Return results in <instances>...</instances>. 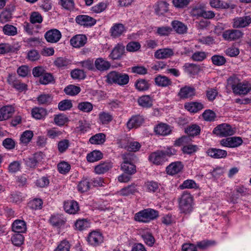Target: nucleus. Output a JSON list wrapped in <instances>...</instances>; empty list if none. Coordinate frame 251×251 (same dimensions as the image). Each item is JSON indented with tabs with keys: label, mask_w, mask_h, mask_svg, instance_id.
<instances>
[{
	"label": "nucleus",
	"mask_w": 251,
	"mask_h": 251,
	"mask_svg": "<svg viewBox=\"0 0 251 251\" xmlns=\"http://www.w3.org/2000/svg\"><path fill=\"white\" fill-rule=\"evenodd\" d=\"M185 71L190 75H197L201 71V67L199 65L193 63H186L184 65Z\"/></svg>",
	"instance_id": "nucleus-36"
},
{
	"label": "nucleus",
	"mask_w": 251,
	"mask_h": 251,
	"mask_svg": "<svg viewBox=\"0 0 251 251\" xmlns=\"http://www.w3.org/2000/svg\"><path fill=\"white\" fill-rule=\"evenodd\" d=\"M196 95V90L194 87L185 86L180 89L178 96L181 99L192 98Z\"/></svg>",
	"instance_id": "nucleus-13"
},
{
	"label": "nucleus",
	"mask_w": 251,
	"mask_h": 251,
	"mask_svg": "<svg viewBox=\"0 0 251 251\" xmlns=\"http://www.w3.org/2000/svg\"><path fill=\"white\" fill-rule=\"evenodd\" d=\"M12 228L15 233H24L26 230V223L23 220H15L12 224Z\"/></svg>",
	"instance_id": "nucleus-22"
},
{
	"label": "nucleus",
	"mask_w": 251,
	"mask_h": 251,
	"mask_svg": "<svg viewBox=\"0 0 251 251\" xmlns=\"http://www.w3.org/2000/svg\"><path fill=\"white\" fill-rule=\"evenodd\" d=\"M206 57V54L204 51H196L194 53L191 58L195 61H202Z\"/></svg>",
	"instance_id": "nucleus-62"
},
{
	"label": "nucleus",
	"mask_w": 251,
	"mask_h": 251,
	"mask_svg": "<svg viewBox=\"0 0 251 251\" xmlns=\"http://www.w3.org/2000/svg\"><path fill=\"white\" fill-rule=\"evenodd\" d=\"M243 143L242 138L240 137H231L223 139L220 141V144L224 147L228 148H236L241 145Z\"/></svg>",
	"instance_id": "nucleus-6"
},
{
	"label": "nucleus",
	"mask_w": 251,
	"mask_h": 251,
	"mask_svg": "<svg viewBox=\"0 0 251 251\" xmlns=\"http://www.w3.org/2000/svg\"><path fill=\"white\" fill-rule=\"evenodd\" d=\"M103 157L102 153L99 151H94L88 153L87 160L88 162H94L101 159Z\"/></svg>",
	"instance_id": "nucleus-39"
},
{
	"label": "nucleus",
	"mask_w": 251,
	"mask_h": 251,
	"mask_svg": "<svg viewBox=\"0 0 251 251\" xmlns=\"http://www.w3.org/2000/svg\"><path fill=\"white\" fill-rule=\"evenodd\" d=\"M176 153V151L172 148H168L165 151H157L152 152L149 156V160L156 165L162 164Z\"/></svg>",
	"instance_id": "nucleus-1"
},
{
	"label": "nucleus",
	"mask_w": 251,
	"mask_h": 251,
	"mask_svg": "<svg viewBox=\"0 0 251 251\" xmlns=\"http://www.w3.org/2000/svg\"><path fill=\"white\" fill-rule=\"evenodd\" d=\"M154 10L157 15H162L168 10V4L166 1H158L154 6Z\"/></svg>",
	"instance_id": "nucleus-29"
},
{
	"label": "nucleus",
	"mask_w": 251,
	"mask_h": 251,
	"mask_svg": "<svg viewBox=\"0 0 251 251\" xmlns=\"http://www.w3.org/2000/svg\"><path fill=\"white\" fill-rule=\"evenodd\" d=\"M30 21L32 24L41 23L43 18L41 15L38 12H32L30 17Z\"/></svg>",
	"instance_id": "nucleus-59"
},
{
	"label": "nucleus",
	"mask_w": 251,
	"mask_h": 251,
	"mask_svg": "<svg viewBox=\"0 0 251 251\" xmlns=\"http://www.w3.org/2000/svg\"><path fill=\"white\" fill-rule=\"evenodd\" d=\"M12 244L17 247H20L23 244L24 237L21 233H15L11 238Z\"/></svg>",
	"instance_id": "nucleus-44"
},
{
	"label": "nucleus",
	"mask_w": 251,
	"mask_h": 251,
	"mask_svg": "<svg viewBox=\"0 0 251 251\" xmlns=\"http://www.w3.org/2000/svg\"><path fill=\"white\" fill-rule=\"evenodd\" d=\"M137 192H138L137 185L132 183L122 189L120 191V193L123 196H127L130 194H134Z\"/></svg>",
	"instance_id": "nucleus-38"
},
{
	"label": "nucleus",
	"mask_w": 251,
	"mask_h": 251,
	"mask_svg": "<svg viewBox=\"0 0 251 251\" xmlns=\"http://www.w3.org/2000/svg\"><path fill=\"white\" fill-rule=\"evenodd\" d=\"M52 98L50 94H41L37 98V101L40 104H49Z\"/></svg>",
	"instance_id": "nucleus-49"
},
{
	"label": "nucleus",
	"mask_w": 251,
	"mask_h": 251,
	"mask_svg": "<svg viewBox=\"0 0 251 251\" xmlns=\"http://www.w3.org/2000/svg\"><path fill=\"white\" fill-rule=\"evenodd\" d=\"M61 37V33L56 29H52L48 31L45 34V38L48 42L56 43Z\"/></svg>",
	"instance_id": "nucleus-11"
},
{
	"label": "nucleus",
	"mask_w": 251,
	"mask_h": 251,
	"mask_svg": "<svg viewBox=\"0 0 251 251\" xmlns=\"http://www.w3.org/2000/svg\"><path fill=\"white\" fill-rule=\"evenodd\" d=\"M125 50V47L118 45L112 50L109 57L113 60L118 59L121 58Z\"/></svg>",
	"instance_id": "nucleus-31"
},
{
	"label": "nucleus",
	"mask_w": 251,
	"mask_h": 251,
	"mask_svg": "<svg viewBox=\"0 0 251 251\" xmlns=\"http://www.w3.org/2000/svg\"><path fill=\"white\" fill-rule=\"evenodd\" d=\"M66 221L67 220L63 215L60 214L52 215L50 219L51 225L57 228H60L64 226Z\"/></svg>",
	"instance_id": "nucleus-14"
},
{
	"label": "nucleus",
	"mask_w": 251,
	"mask_h": 251,
	"mask_svg": "<svg viewBox=\"0 0 251 251\" xmlns=\"http://www.w3.org/2000/svg\"><path fill=\"white\" fill-rule=\"evenodd\" d=\"M76 23L84 26H92L96 23V20L88 15H80L76 16Z\"/></svg>",
	"instance_id": "nucleus-9"
},
{
	"label": "nucleus",
	"mask_w": 251,
	"mask_h": 251,
	"mask_svg": "<svg viewBox=\"0 0 251 251\" xmlns=\"http://www.w3.org/2000/svg\"><path fill=\"white\" fill-rule=\"evenodd\" d=\"M211 6L216 8L227 9L229 8V4L224 2L221 0H211L210 2Z\"/></svg>",
	"instance_id": "nucleus-47"
},
{
	"label": "nucleus",
	"mask_w": 251,
	"mask_h": 251,
	"mask_svg": "<svg viewBox=\"0 0 251 251\" xmlns=\"http://www.w3.org/2000/svg\"><path fill=\"white\" fill-rule=\"evenodd\" d=\"M184 107L189 111L196 113L203 108V105L199 102H191L185 104Z\"/></svg>",
	"instance_id": "nucleus-28"
},
{
	"label": "nucleus",
	"mask_w": 251,
	"mask_h": 251,
	"mask_svg": "<svg viewBox=\"0 0 251 251\" xmlns=\"http://www.w3.org/2000/svg\"><path fill=\"white\" fill-rule=\"evenodd\" d=\"M206 153L209 156L215 159L226 158L227 156L226 151L216 148L209 149Z\"/></svg>",
	"instance_id": "nucleus-17"
},
{
	"label": "nucleus",
	"mask_w": 251,
	"mask_h": 251,
	"mask_svg": "<svg viewBox=\"0 0 251 251\" xmlns=\"http://www.w3.org/2000/svg\"><path fill=\"white\" fill-rule=\"evenodd\" d=\"M64 208L67 213L75 214L78 211L79 206L76 201H71L64 202Z\"/></svg>",
	"instance_id": "nucleus-20"
},
{
	"label": "nucleus",
	"mask_w": 251,
	"mask_h": 251,
	"mask_svg": "<svg viewBox=\"0 0 251 251\" xmlns=\"http://www.w3.org/2000/svg\"><path fill=\"white\" fill-rule=\"evenodd\" d=\"M112 167V164L110 162H104L96 166L94 171L97 174H103L108 172Z\"/></svg>",
	"instance_id": "nucleus-25"
},
{
	"label": "nucleus",
	"mask_w": 251,
	"mask_h": 251,
	"mask_svg": "<svg viewBox=\"0 0 251 251\" xmlns=\"http://www.w3.org/2000/svg\"><path fill=\"white\" fill-rule=\"evenodd\" d=\"M93 105L87 101L81 102L78 103L77 108L83 112H90L93 109Z\"/></svg>",
	"instance_id": "nucleus-50"
},
{
	"label": "nucleus",
	"mask_w": 251,
	"mask_h": 251,
	"mask_svg": "<svg viewBox=\"0 0 251 251\" xmlns=\"http://www.w3.org/2000/svg\"><path fill=\"white\" fill-rule=\"evenodd\" d=\"M251 23L250 16L236 17L233 20L232 26L235 28H244L249 26Z\"/></svg>",
	"instance_id": "nucleus-7"
},
{
	"label": "nucleus",
	"mask_w": 251,
	"mask_h": 251,
	"mask_svg": "<svg viewBox=\"0 0 251 251\" xmlns=\"http://www.w3.org/2000/svg\"><path fill=\"white\" fill-rule=\"evenodd\" d=\"M95 66L96 68L99 71H105L110 68L111 64L108 61L100 57L96 59Z\"/></svg>",
	"instance_id": "nucleus-24"
},
{
	"label": "nucleus",
	"mask_w": 251,
	"mask_h": 251,
	"mask_svg": "<svg viewBox=\"0 0 251 251\" xmlns=\"http://www.w3.org/2000/svg\"><path fill=\"white\" fill-rule=\"evenodd\" d=\"M55 80L52 74L46 71L43 74L42 77H40L39 82L43 85H47L50 83H54Z\"/></svg>",
	"instance_id": "nucleus-34"
},
{
	"label": "nucleus",
	"mask_w": 251,
	"mask_h": 251,
	"mask_svg": "<svg viewBox=\"0 0 251 251\" xmlns=\"http://www.w3.org/2000/svg\"><path fill=\"white\" fill-rule=\"evenodd\" d=\"M87 39L85 35H76L71 39L70 44L75 48H80L86 43Z\"/></svg>",
	"instance_id": "nucleus-16"
},
{
	"label": "nucleus",
	"mask_w": 251,
	"mask_h": 251,
	"mask_svg": "<svg viewBox=\"0 0 251 251\" xmlns=\"http://www.w3.org/2000/svg\"><path fill=\"white\" fill-rule=\"evenodd\" d=\"M99 120L103 125L109 124L113 119L112 116L109 113L102 112L99 115Z\"/></svg>",
	"instance_id": "nucleus-46"
},
{
	"label": "nucleus",
	"mask_w": 251,
	"mask_h": 251,
	"mask_svg": "<svg viewBox=\"0 0 251 251\" xmlns=\"http://www.w3.org/2000/svg\"><path fill=\"white\" fill-rule=\"evenodd\" d=\"M243 33L237 29L226 30L222 35L223 38L227 41H231L237 40L242 37Z\"/></svg>",
	"instance_id": "nucleus-8"
},
{
	"label": "nucleus",
	"mask_w": 251,
	"mask_h": 251,
	"mask_svg": "<svg viewBox=\"0 0 251 251\" xmlns=\"http://www.w3.org/2000/svg\"><path fill=\"white\" fill-rule=\"evenodd\" d=\"M90 183L87 179L82 180L77 185L78 191L84 193L88 191L90 189Z\"/></svg>",
	"instance_id": "nucleus-53"
},
{
	"label": "nucleus",
	"mask_w": 251,
	"mask_h": 251,
	"mask_svg": "<svg viewBox=\"0 0 251 251\" xmlns=\"http://www.w3.org/2000/svg\"><path fill=\"white\" fill-rule=\"evenodd\" d=\"M92 144H102L105 141V135L103 133H98L92 136L89 139Z\"/></svg>",
	"instance_id": "nucleus-41"
},
{
	"label": "nucleus",
	"mask_w": 251,
	"mask_h": 251,
	"mask_svg": "<svg viewBox=\"0 0 251 251\" xmlns=\"http://www.w3.org/2000/svg\"><path fill=\"white\" fill-rule=\"evenodd\" d=\"M232 89L235 94L246 95L251 91V87L248 83H239L237 85H232Z\"/></svg>",
	"instance_id": "nucleus-10"
},
{
	"label": "nucleus",
	"mask_w": 251,
	"mask_h": 251,
	"mask_svg": "<svg viewBox=\"0 0 251 251\" xmlns=\"http://www.w3.org/2000/svg\"><path fill=\"white\" fill-rule=\"evenodd\" d=\"M201 131L200 127L197 125H193L187 127L185 129V132L188 135L191 137L197 136L200 134Z\"/></svg>",
	"instance_id": "nucleus-42"
},
{
	"label": "nucleus",
	"mask_w": 251,
	"mask_h": 251,
	"mask_svg": "<svg viewBox=\"0 0 251 251\" xmlns=\"http://www.w3.org/2000/svg\"><path fill=\"white\" fill-rule=\"evenodd\" d=\"M215 244L216 242L215 241L206 240L198 242L197 247L200 249L204 250L209 247L215 245Z\"/></svg>",
	"instance_id": "nucleus-55"
},
{
	"label": "nucleus",
	"mask_w": 251,
	"mask_h": 251,
	"mask_svg": "<svg viewBox=\"0 0 251 251\" xmlns=\"http://www.w3.org/2000/svg\"><path fill=\"white\" fill-rule=\"evenodd\" d=\"M202 117L206 121H213L216 118V114L213 111L207 109L203 113Z\"/></svg>",
	"instance_id": "nucleus-58"
},
{
	"label": "nucleus",
	"mask_w": 251,
	"mask_h": 251,
	"mask_svg": "<svg viewBox=\"0 0 251 251\" xmlns=\"http://www.w3.org/2000/svg\"><path fill=\"white\" fill-rule=\"evenodd\" d=\"M125 27L122 24H115L111 28V35L114 37L120 36L125 31Z\"/></svg>",
	"instance_id": "nucleus-40"
},
{
	"label": "nucleus",
	"mask_w": 251,
	"mask_h": 251,
	"mask_svg": "<svg viewBox=\"0 0 251 251\" xmlns=\"http://www.w3.org/2000/svg\"><path fill=\"white\" fill-rule=\"evenodd\" d=\"M57 168L59 173L62 174H65L70 171L71 167L68 163L65 162H62L58 164Z\"/></svg>",
	"instance_id": "nucleus-63"
},
{
	"label": "nucleus",
	"mask_w": 251,
	"mask_h": 251,
	"mask_svg": "<svg viewBox=\"0 0 251 251\" xmlns=\"http://www.w3.org/2000/svg\"><path fill=\"white\" fill-rule=\"evenodd\" d=\"M159 216L158 212L151 208H148L141 211L135 215L136 221L143 223H148L155 219Z\"/></svg>",
	"instance_id": "nucleus-4"
},
{
	"label": "nucleus",
	"mask_w": 251,
	"mask_h": 251,
	"mask_svg": "<svg viewBox=\"0 0 251 251\" xmlns=\"http://www.w3.org/2000/svg\"><path fill=\"white\" fill-rule=\"evenodd\" d=\"M11 11L12 10L7 8L3 11L0 14V22L4 23L10 21L12 18Z\"/></svg>",
	"instance_id": "nucleus-52"
},
{
	"label": "nucleus",
	"mask_w": 251,
	"mask_h": 251,
	"mask_svg": "<svg viewBox=\"0 0 251 251\" xmlns=\"http://www.w3.org/2000/svg\"><path fill=\"white\" fill-rule=\"evenodd\" d=\"M105 77L106 82L110 84L114 83L119 85H125L128 83L129 80L127 74L117 71H111Z\"/></svg>",
	"instance_id": "nucleus-2"
},
{
	"label": "nucleus",
	"mask_w": 251,
	"mask_h": 251,
	"mask_svg": "<svg viewBox=\"0 0 251 251\" xmlns=\"http://www.w3.org/2000/svg\"><path fill=\"white\" fill-rule=\"evenodd\" d=\"M14 112L12 106H4L0 108V121L6 120L11 117Z\"/></svg>",
	"instance_id": "nucleus-21"
},
{
	"label": "nucleus",
	"mask_w": 251,
	"mask_h": 251,
	"mask_svg": "<svg viewBox=\"0 0 251 251\" xmlns=\"http://www.w3.org/2000/svg\"><path fill=\"white\" fill-rule=\"evenodd\" d=\"M174 55L172 49L164 48L158 50L154 53V56L157 59H164L169 58Z\"/></svg>",
	"instance_id": "nucleus-23"
},
{
	"label": "nucleus",
	"mask_w": 251,
	"mask_h": 251,
	"mask_svg": "<svg viewBox=\"0 0 251 251\" xmlns=\"http://www.w3.org/2000/svg\"><path fill=\"white\" fill-rule=\"evenodd\" d=\"M213 64L216 66H222L226 62V58L222 55H214L211 57Z\"/></svg>",
	"instance_id": "nucleus-54"
},
{
	"label": "nucleus",
	"mask_w": 251,
	"mask_h": 251,
	"mask_svg": "<svg viewBox=\"0 0 251 251\" xmlns=\"http://www.w3.org/2000/svg\"><path fill=\"white\" fill-rule=\"evenodd\" d=\"M183 168V165L180 161L173 162L166 168L168 175H174L180 172Z\"/></svg>",
	"instance_id": "nucleus-18"
},
{
	"label": "nucleus",
	"mask_w": 251,
	"mask_h": 251,
	"mask_svg": "<svg viewBox=\"0 0 251 251\" xmlns=\"http://www.w3.org/2000/svg\"><path fill=\"white\" fill-rule=\"evenodd\" d=\"M54 121L57 125L62 126L68 121V119L65 116L60 114L54 117Z\"/></svg>",
	"instance_id": "nucleus-61"
},
{
	"label": "nucleus",
	"mask_w": 251,
	"mask_h": 251,
	"mask_svg": "<svg viewBox=\"0 0 251 251\" xmlns=\"http://www.w3.org/2000/svg\"><path fill=\"white\" fill-rule=\"evenodd\" d=\"M72 106V103L71 100H65L59 103L58 109L61 111H65L70 109Z\"/></svg>",
	"instance_id": "nucleus-56"
},
{
	"label": "nucleus",
	"mask_w": 251,
	"mask_h": 251,
	"mask_svg": "<svg viewBox=\"0 0 251 251\" xmlns=\"http://www.w3.org/2000/svg\"><path fill=\"white\" fill-rule=\"evenodd\" d=\"M151 84L149 81L145 79H138L136 80L135 86L139 91H145L150 87Z\"/></svg>",
	"instance_id": "nucleus-35"
},
{
	"label": "nucleus",
	"mask_w": 251,
	"mask_h": 251,
	"mask_svg": "<svg viewBox=\"0 0 251 251\" xmlns=\"http://www.w3.org/2000/svg\"><path fill=\"white\" fill-rule=\"evenodd\" d=\"M64 91L67 95L70 96H75L80 92V88L79 87L77 86L70 85L67 86L64 89Z\"/></svg>",
	"instance_id": "nucleus-45"
},
{
	"label": "nucleus",
	"mask_w": 251,
	"mask_h": 251,
	"mask_svg": "<svg viewBox=\"0 0 251 251\" xmlns=\"http://www.w3.org/2000/svg\"><path fill=\"white\" fill-rule=\"evenodd\" d=\"M107 6V5L105 2H101L93 6L91 10L96 13H99L104 11Z\"/></svg>",
	"instance_id": "nucleus-60"
},
{
	"label": "nucleus",
	"mask_w": 251,
	"mask_h": 251,
	"mask_svg": "<svg viewBox=\"0 0 251 251\" xmlns=\"http://www.w3.org/2000/svg\"><path fill=\"white\" fill-rule=\"evenodd\" d=\"M70 246L71 245L68 241L63 240L58 245L54 251H69Z\"/></svg>",
	"instance_id": "nucleus-64"
},
{
	"label": "nucleus",
	"mask_w": 251,
	"mask_h": 251,
	"mask_svg": "<svg viewBox=\"0 0 251 251\" xmlns=\"http://www.w3.org/2000/svg\"><path fill=\"white\" fill-rule=\"evenodd\" d=\"M144 121V118L142 116L139 115L133 116L127 122L126 127L129 130L136 128L141 126Z\"/></svg>",
	"instance_id": "nucleus-15"
},
{
	"label": "nucleus",
	"mask_w": 251,
	"mask_h": 251,
	"mask_svg": "<svg viewBox=\"0 0 251 251\" xmlns=\"http://www.w3.org/2000/svg\"><path fill=\"white\" fill-rule=\"evenodd\" d=\"M178 201L181 213L188 214L192 212L193 198L189 193L184 191Z\"/></svg>",
	"instance_id": "nucleus-3"
},
{
	"label": "nucleus",
	"mask_w": 251,
	"mask_h": 251,
	"mask_svg": "<svg viewBox=\"0 0 251 251\" xmlns=\"http://www.w3.org/2000/svg\"><path fill=\"white\" fill-rule=\"evenodd\" d=\"M121 170L128 175H132L136 172V166L132 163H122Z\"/></svg>",
	"instance_id": "nucleus-30"
},
{
	"label": "nucleus",
	"mask_w": 251,
	"mask_h": 251,
	"mask_svg": "<svg viewBox=\"0 0 251 251\" xmlns=\"http://www.w3.org/2000/svg\"><path fill=\"white\" fill-rule=\"evenodd\" d=\"M87 241L91 245L97 246L102 242L103 237L100 232L94 231L89 233Z\"/></svg>",
	"instance_id": "nucleus-12"
},
{
	"label": "nucleus",
	"mask_w": 251,
	"mask_h": 251,
	"mask_svg": "<svg viewBox=\"0 0 251 251\" xmlns=\"http://www.w3.org/2000/svg\"><path fill=\"white\" fill-rule=\"evenodd\" d=\"M213 133L220 137H226L233 135L235 131L229 125L222 124L214 128Z\"/></svg>",
	"instance_id": "nucleus-5"
},
{
	"label": "nucleus",
	"mask_w": 251,
	"mask_h": 251,
	"mask_svg": "<svg viewBox=\"0 0 251 251\" xmlns=\"http://www.w3.org/2000/svg\"><path fill=\"white\" fill-rule=\"evenodd\" d=\"M2 31L5 35L15 36L17 34V28L13 25L6 24L3 27Z\"/></svg>",
	"instance_id": "nucleus-43"
},
{
	"label": "nucleus",
	"mask_w": 251,
	"mask_h": 251,
	"mask_svg": "<svg viewBox=\"0 0 251 251\" xmlns=\"http://www.w3.org/2000/svg\"><path fill=\"white\" fill-rule=\"evenodd\" d=\"M41 57L39 52L36 50L33 49L29 50L27 53L26 59L30 61H36Z\"/></svg>",
	"instance_id": "nucleus-48"
},
{
	"label": "nucleus",
	"mask_w": 251,
	"mask_h": 251,
	"mask_svg": "<svg viewBox=\"0 0 251 251\" xmlns=\"http://www.w3.org/2000/svg\"><path fill=\"white\" fill-rule=\"evenodd\" d=\"M172 131L171 127L165 124H158L155 128V132L160 135H167L169 134Z\"/></svg>",
	"instance_id": "nucleus-26"
},
{
	"label": "nucleus",
	"mask_w": 251,
	"mask_h": 251,
	"mask_svg": "<svg viewBox=\"0 0 251 251\" xmlns=\"http://www.w3.org/2000/svg\"><path fill=\"white\" fill-rule=\"evenodd\" d=\"M31 114L35 119L40 120L45 117L47 114V111L43 108L35 107L32 109Z\"/></svg>",
	"instance_id": "nucleus-33"
},
{
	"label": "nucleus",
	"mask_w": 251,
	"mask_h": 251,
	"mask_svg": "<svg viewBox=\"0 0 251 251\" xmlns=\"http://www.w3.org/2000/svg\"><path fill=\"white\" fill-rule=\"evenodd\" d=\"M7 81L9 84L18 90L23 91L26 89L27 85L19 80H16L15 75H9Z\"/></svg>",
	"instance_id": "nucleus-19"
},
{
	"label": "nucleus",
	"mask_w": 251,
	"mask_h": 251,
	"mask_svg": "<svg viewBox=\"0 0 251 251\" xmlns=\"http://www.w3.org/2000/svg\"><path fill=\"white\" fill-rule=\"evenodd\" d=\"M155 84L161 87H167L172 85V81L166 76L159 75L155 79Z\"/></svg>",
	"instance_id": "nucleus-32"
},
{
	"label": "nucleus",
	"mask_w": 251,
	"mask_h": 251,
	"mask_svg": "<svg viewBox=\"0 0 251 251\" xmlns=\"http://www.w3.org/2000/svg\"><path fill=\"white\" fill-rule=\"evenodd\" d=\"M138 102L143 107L149 108L152 106V99L149 95H144L140 97Z\"/></svg>",
	"instance_id": "nucleus-37"
},
{
	"label": "nucleus",
	"mask_w": 251,
	"mask_h": 251,
	"mask_svg": "<svg viewBox=\"0 0 251 251\" xmlns=\"http://www.w3.org/2000/svg\"><path fill=\"white\" fill-rule=\"evenodd\" d=\"M54 64L56 67L62 68L66 67L71 63L70 61L65 58L58 57L54 61Z\"/></svg>",
	"instance_id": "nucleus-57"
},
{
	"label": "nucleus",
	"mask_w": 251,
	"mask_h": 251,
	"mask_svg": "<svg viewBox=\"0 0 251 251\" xmlns=\"http://www.w3.org/2000/svg\"><path fill=\"white\" fill-rule=\"evenodd\" d=\"M33 136V133L32 131L26 130L21 135L20 141L22 143L26 144L30 141Z\"/></svg>",
	"instance_id": "nucleus-51"
},
{
	"label": "nucleus",
	"mask_w": 251,
	"mask_h": 251,
	"mask_svg": "<svg viewBox=\"0 0 251 251\" xmlns=\"http://www.w3.org/2000/svg\"><path fill=\"white\" fill-rule=\"evenodd\" d=\"M172 29H173L177 33L183 34L187 32V26L183 23L178 21L175 20L171 23Z\"/></svg>",
	"instance_id": "nucleus-27"
}]
</instances>
